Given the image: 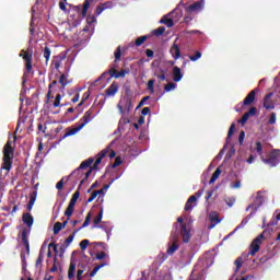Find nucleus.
<instances>
[{
  "mask_svg": "<svg viewBox=\"0 0 280 280\" xmlns=\"http://www.w3.org/2000/svg\"><path fill=\"white\" fill-rule=\"evenodd\" d=\"M104 258H106V253L101 252V253H97V254H96V259L102 260V259H104Z\"/></svg>",
  "mask_w": 280,
  "mask_h": 280,
  "instance_id": "62",
  "label": "nucleus"
},
{
  "mask_svg": "<svg viewBox=\"0 0 280 280\" xmlns=\"http://www.w3.org/2000/svg\"><path fill=\"white\" fill-rule=\"evenodd\" d=\"M102 218H104V208H101L100 213H98L97 217L94 219L93 229H97V225L100 224V222H102Z\"/></svg>",
  "mask_w": 280,
  "mask_h": 280,
  "instance_id": "28",
  "label": "nucleus"
},
{
  "mask_svg": "<svg viewBox=\"0 0 280 280\" xmlns=\"http://www.w3.org/2000/svg\"><path fill=\"white\" fill-rule=\"evenodd\" d=\"M246 114L249 117H255V115H257V107H250L249 110Z\"/></svg>",
  "mask_w": 280,
  "mask_h": 280,
  "instance_id": "53",
  "label": "nucleus"
},
{
  "mask_svg": "<svg viewBox=\"0 0 280 280\" xmlns=\"http://www.w3.org/2000/svg\"><path fill=\"white\" fill-rule=\"evenodd\" d=\"M75 202H78V200L71 198L70 202L65 211V215H66V218H68V220H71V215H73V211H75Z\"/></svg>",
  "mask_w": 280,
  "mask_h": 280,
  "instance_id": "12",
  "label": "nucleus"
},
{
  "mask_svg": "<svg viewBox=\"0 0 280 280\" xmlns=\"http://www.w3.org/2000/svg\"><path fill=\"white\" fill-rule=\"evenodd\" d=\"M173 82H180L183 80V71L178 68V66L173 67Z\"/></svg>",
  "mask_w": 280,
  "mask_h": 280,
  "instance_id": "19",
  "label": "nucleus"
},
{
  "mask_svg": "<svg viewBox=\"0 0 280 280\" xmlns=\"http://www.w3.org/2000/svg\"><path fill=\"white\" fill-rule=\"evenodd\" d=\"M43 259H45V256L43 255V253H39L35 266H40L43 264Z\"/></svg>",
  "mask_w": 280,
  "mask_h": 280,
  "instance_id": "55",
  "label": "nucleus"
},
{
  "mask_svg": "<svg viewBox=\"0 0 280 280\" xmlns=\"http://www.w3.org/2000/svg\"><path fill=\"white\" fill-rule=\"evenodd\" d=\"M272 97V93H268L266 94L265 98H264V108H266V110H273L275 108V103H272V101H270V98Z\"/></svg>",
  "mask_w": 280,
  "mask_h": 280,
  "instance_id": "16",
  "label": "nucleus"
},
{
  "mask_svg": "<svg viewBox=\"0 0 280 280\" xmlns=\"http://www.w3.org/2000/svg\"><path fill=\"white\" fill-rule=\"evenodd\" d=\"M148 90L151 91V93H154V80L148 81Z\"/></svg>",
  "mask_w": 280,
  "mask_h": 280,
  "instance_id": "56",
  "label": "nucleus"
},
{
  "mask_svg": "<svg viewBox=\"0 0 280 280\" xmlns=\"http://www.w3.org/2000/svg\"><path fill=\"white\" fill-rule=\"evenodd\" d=\"M126 73H128V71L122 69L119 72H116L115 79L118 80V78H126Z\"/></svg>",
  "mask_w": 280,
  "mask_h": 280,
  "instance_id": "48",
  "label": "nucleus"
},
{
  "mask_svg": "<svg viewBox=\"0 0 280 280\" xmlns=\"http://www.w3.org/2000/svg\"><path fill=\"white\" fill-rule=\"evenodd\" d=\"M97 196H98V194L96 192V190H94L93 192H92V195L90 196V198L88 199V203H90V202H93V200H95V198H97Z\"/></svg>",
  "mask_w": 280,
  "mask_h": 280,
  "instance_id": "57",
  "label": "nucleus"
},
{
  "mask_svg": "<svg viewBox=\"0 0 280 280\" xmlns=\"http://www.w3.org/2000/svg\"><path fill=\"white\" fill-rule=\"evenodd\" d=\"M56 189L61 191V189H65V177L61 178L57 184H56Z\"/></svg>",
  "mask_w": 280,
  "mask_h": 280,
  "instance_id": "46",
  "label": "nucleus"
},
{
  "mask_svg": "<svg viewBox=\"0 0 280 280\" xmlns=\"http://www.w3.org/2000/svg\"><path fill=\"white\" fill-rule=\"evenodd\" d=\"M174 226L176 231L171 233V238L173 243L166 250L167 255H174V253L178 250V223H175Z\"/></svg>",
  "mask_w": 280,
  "mask_h": 280,
  "instance_id": "5",
  "label": "nucleus"
},
{
  "mask_svg": "<svg viewBox=\"0 0 280 280\" xmlns=\"http://www.w3.org/2000/svg\"><path fill=\"white\" fill-rule=\"evenodd\" d=\"M265 235L264 233L259 234L256 238L253 240V242L249 245V252L247 254V257H255V255H257V253H259L260 248H261V240H265Z\"/></svg>",
  "mask_w": 280,
  "mask_h": 280,
  "instance_id": "3",
  "label": "nucleus"
},
{
  "mask_svg": "<svg viewBox=\"0 0 280 280\" xmlns=\"http://www.w3.org/2000/svg\"><path fill=\"white\" fill-rule=\"evenodd\" d=\"M244 137H246V132L241 131L240 136H238L240 145H242V143H244Z\"/></svg>",
  "mask_w": 280,
  "mask_h": 280,
  "instance_id": "61",
  "label": "nucleus"
},
{
  "mask_svg": "<svg viewBox=\"0 0 280 280\" xmlns=\"http://www.w3.org/2000/svg\"><path fill=\"white\" fill-rule=\"evenodd\" d=\"M20 58H23V60L25 61V73H32V52L22 49L20 52Z\"/></svg>",
  "mask_w": 280,
  "mask_h": 280,
  "instance_id": "7",
  "label": "nucleus"
},
{
  "mask_svg": "<svg viewBox=\"0 0 280 280\" xmlns=\"http://www.w3.org/2000/svg\"><path fill=\"white\" fill-rule=\"evenodd\" d=\"M154 36H163L165 34V26H160L153 31Z\"/></svg>",
  "mask_w": 280,
  "mask_h": 280,
  "instance_id": "38",
  "label": "nucleus"
},
{
  "mask_svg": "<svg viewBox=\"0 0 280 280\" xmlns=\"http://www.w3.org/2000/svg\"><path fill=\"white\" fill-rule=\"evenodd\" d=\"M60 100H62V95L61 94H57L56 97H55V102L52 103V106L55 108H58L62 105H60Z\"/></svg>",
  "mask_w": 280,
  "mask_h": 280,
  "instance_id": "40",
  "label": "nucleus"
},
{
  "mask_svg": "<svg viewBox=\"0 0 280 280\" xmlns=\"http://www.w3.org/2000/svg\"><path fill=\"white\" fill-rule=\"evenodd\" d=\"M93 113H94L93 108H90L89 110H86L83 117L79 120V126L84 128L86 124H90V121H93V119H95V115Z\"/></svg>",
  "mask_w": 280,
  "mask_h": 280,
  "instance_id": "9",
  "label": "nucleus"
},
{
  "mask_svg": "<svg viewBox=\"0 0 280 280\" xmlns=\"http://www.w3.org/2000/svg\"><path fill=\"white\" fill-rule=\"evenodd\" d=\"M91 244V242L89 240H83L80 242V248L81 250H84L85 248H89V245Z\"/></svg>",
  "mask_w": 280,
  "mask_h": 280,
  "instance_id": "45",
  "label": "nucleus"
},
{
  "mask_svg": "<svg viewBox=\"0 0 280 280\" xmlns=\"http://www.w3.org/2000/svg\"><path fill=\"white\" fill-rule=\"evenodd\" d=\"M115 61L121 60V46H118L114 52Z\"/></svg>",
  "mask_w": 280,
  "mask_h": 280,
  "instance_id": "42",
  "label": "nucleus"
},
{
  "mask_svg": "<svg viewBox=\"0 0 280 280\" xmlns=\"http://www.w3.org/2000/svg\"><path fill=\"white\" fill-rule=\"evenodd\" d=\"M170 54L173 56L174 60H178V58H180V47H178V44H173L170 49Z\"/></svg>",
  "mask_w": 280,
  "mask_h": 280,
  "instance_id": "22",
  "label": "nucleus"
},
{
  "mask_svg": "<svg viewBox=\"0 0 280 280\" xmlns=\"http://www.w3.org/2000/svg\"><path fill=\"white\" fill-rule=\"evenodd\" d=\"M122 161L121 158L117 156L112 165L113 168L115 167H119V165H121Z\"/></svg>",
  "mask_w": 280,
  "mask_h": 280,
  "instance_id": "51",
  "label": "nucleus"
},
{
  "mask_svg": "<svg viewBox=\"0 0 280 280\" xmlns=\"http://www.w3.org/2000/svg\"><path fill=\"white\" fill-rule=\"evenodd\" d=\"M226 205H228V207H233V205H235V198L228 199Z\"/></svg>",
  "mask_w": 280,
  "mask_h": 280,
  "instance_id": "63",
  "label": "nucleus"
},
{
  "mask_svg": "<svg viewBox=\"0 0 280 280\" xmlns=\"http://www.w3.org/2000/svg\"><path fill=\"white\" fill-rule=\"evenodd\" d=\"M75 277V262L72 260L68 270V279H73Z\"/></svg>",
  "mask_w": 280,
  "mask_h": 280,
  "instance_id": "27",
  "label": "nucleus"
},
{
  "mask_svg": "<svg viewBox=\"0 0 280 280\" xmlns=\"http://www.w3.org/2000/svg\"><path fill=\"white\" fill-rule=\"evenodd\" d=\"M210 225L209 229H213L217 224H220V214L218 212H211L210 215Z\"/></svg>",
  "mask_w": 280,
  "mask_h": 280,
  "instance_id": "18",
  "label": "nucleus"
},
{
  "mask_svg": "<svg viewBox=\"0 0 280 280\" xmlns=\"http://www.w3.org/2000/svg\"><path fill=\"white\" fill-rule=\"evenodd\" d=\"M234 132H235V124H232L228 131L226 143H229V141H231Z\"/></svg>",
  "mask_w": 280,
  "mask_h": 280,
  "instance_id": "35",
  "label": "nucleus"
},
{
  "mask_svg": "<svg viewBox=\"0 0 280 280\" xmlns=\"http://www.w3.org/2000/svg\"><path fill=\"white\" fill-rule=\"evenodd\" d=\"M205 8V0L196 1L187 8L188 12H200Z\"/></svg>",
  "mask_w": 280,
  "mask_h": 280,
  "instance_id": "14",
  "label": "nucleus"
},
{
  "mask_svg": "<svg viewBox=\"0 0 280 280\" xmlns=\"http://www.w3.org/2000/svg\"><path fill=\"white\" fill-rule=\"evenodd\" d=\"M199 58H202V52L196 51L195 55L189 57V60H191V62H196V60H199Z\"/></svg>",
  "mask_w": 280,
  "mask_h": 280,
  "instance_id": "43",
  "label": "nucleus"
},
{
  "mask_svg": "<svg viewBox=\"0 0 280 280\" xmlns=\"http://www.w3.org/2000/svg\"><path fill=\"white\" fill-rule=\"evenodd\" d=\"M97 196H98V194L96 192V190H94L93 192H92V195L90 196V198L88 199V203H90V202H93V200H95V198H97Z\"/></svg>",
  "mask_w": 280,
  "mask_h": 280,
  "instance_id": "58",
  "label": "nucleus"
},
{
  "mask_svg": "<svg viewBox=\"0 0 280 280\" xmlns=\"http://www.w3.org/2000/svg\"><path fill=\"white\" fill-rule=\"evenodd\" d=\"M262 162H265L266 165H270L271 167H277V165L280 163V150H272L267 159L262 158Z\"/></svg>",
  "mask_w": 280,
  "mask_h": 280,
  "instance_id": "4",
  "label": "nucleus"
},
{
  "mask_svg": "<svg viewBox=\"0 0 280 280\" xmlns=\"http://www.w3.org/2000/svg\"><path fill=\"white\" fill-rule=\"evenodd\" d=\"M89 224H91V212H89L88 215L85 217V221L83 222L82 226H80L70 236H68L66 238L65 245L69 246V244H71V242H73V238L75 237V233H78V231H82V229H86V226H89Z\"/></svg>",
  "mask_w": 280,
  "mask_h": 280,
  "instance_id": "8",
  "label": "nucleus"
},
{
  "mask_svg": "<svg viewBox=\"0 0 280 280\" xmlns=\"http://www.w3.org/2000/svg\"><path fill=\"white\" fill-rule=\"evenodd\" d=\"M145 40H148V36H145V35L138 37L136 39V47H141V45H143V43H145Z\"/></svg>",
  "mask_w": 280,
  "mask_h": 280,
  "instance_id": "37",
  "label": "nucleus"
},
{
  "mask_svg": "<svg viewBox=\"0 0 280 280\" xmlns=\"http://www.w3.org/2000/svg\"><path fill=\"white\" fill-rule=\"evenodd\" d=\"M14 143H16V135L13 138H9L3 147V163L1 170L10 172L12 170V161L14 159Z\"/></svg>",
  "mask_w": 280,
  "mask_h": 280,
  "instance_id": "2",
  "label": "nucleus"
},
{
  "mask_svg": "<svg viewBox=\"0 0 280 280\" xmlns=\"http://www.w3.org/2000/svg\"><path fill=\"white\" fill-rule=\"evenodd\" d=\"M38 196V192L36 190H34L31 195H30V201H28V206L34 207L35 202H36V198Z\"/></svg>",
  "mask_w": 280,
  "mask_h": 280,
  "instance_id": "32",
  "label": "nucleus"
},
{
  "mask_svg": "<svg viewBox=\"0 0 280 280\" xmlns=\"http://www.w3.org/2000/svg\"><path fill=\"white\" fill-rule=\"evenodd\" d=\"M198 200V197L196 195H192L188 198L186 205H185V211H191L194 209V202Z\"/></svg>",
  "mask_w": 280,
  "mask_h": 280,
  "instance_id": "23",
  "label": "nucleus"
},
{
  "mask_svg": "<svg viewBox=\"0 0 280 280\" xmlns=\"http://www.w3.org/2000/svg\"><path fill=\"white\" fill-rule=\"evenodd\" d=\"M91 1H93V0H84L83 9L81 11L82 19H84L86 16V12H89V8H91Z\"/></svg>",
  "mask_w": 280,
  "mask_h": 280,
  "instance_id": "26",
  "label": "nucleus"
},
{
  "mask_svg": "<svg viewBox=\"0 0 280 280\" xmlns=\"http://www.w3.org/2000/svg\"><path fill=\"white\" fill-rule=\"evenodd\" d=\"M249 220H250V215H247L246 218H244L242 222L234 229L233 233H235V231H238V229H244L248 224Z\"/></svg>",
  "mask_w": 280,
  "mask_h": 280,
  "instance_id": "30",
  "label": "nucleus"
},
{
  "mask_svg": "<svg viewBox=\"0 0 280 280\" xmlns=\"http://www.w3.org/2000/svg\"><path fill=\"white\" fill-rule=\"evenodd\" d=\"M268 124H270L271 126H272L273 124H277V114L271 113V115H270V117H269Z\"/></svg>",
  "mask_w": 280,
  "mask_h": 280,
  "instance_id": "50",
  "label": "nucleus"
},
{
  "mask_svg": "<svg viewBox=\"0 0 280 280\" xmlns=\"http://www.w3.org/2000/svg\"><path fill=\"white\" fill-rule=\"evenodd\" d=\"M220 174H222V170L217 168L209 180V185H213V183H215V179L220 178Z\"/></svg>",
  "mask_w": 280,
  "mask_h": 280,
  "instance_id": "29",
  "label": "nucleus"
},
{
  "mask_svg": "<svg viewBox=\"0 0 280 280\" xmlns=\"http://www.w3.org/2000/svg\"><path fill=\"white\" fill-rule=\"evenodd\" d=\"M82 128L83 127L80 126V124L78 122L77 127L66 129V132L61 139H67V137H73V135H78V132H80V130H82Z\"/></svg>",
  "mask_w": 280,
  "mask_h": 280,
  "instance_id": "15",
  "label": "nucleus"
},
{
  "mask_svg": "<svg viewBox=\"0 0 280 280\" xmlns=\"http://www.w3.org/2000/svg\"><path fill=\"white\" fill-rule=\"evenodd\" d=\"M119 91V83L117 81H114L106 90H105V96L106 97H115L117 95V92Z\"/></svg>",
  "mask_w": 280,
  "mask_h": 280,
  "instance_id": "10",
  "label": "nucleus"
},
{
  "mask_svg": "<svg viewBox=\"0 0 280 280\" xmlns=\"http://www.w3.org/2000/svg\"><path fill=\"white\" fill-rule=\"evenodd\" d=\"M104 266H106V262L95 266L94 269L90 272V277H95V275H97V272H100L101 268H104Z\"/></svg>",
  "mask_w": 280,
  "mask_h": 280,
  "instance_id": "34",
  "label": "nucleus"
},
{
  "mask_svg": "<svg viewBox=\"0 0 280 280\" xmlns=\"http://www.w3.org/2000/svg\"><path fill=\"white\" fill-rule=\"evenodd\" d=\"M198 200V197L196 195H192L188 198L186 205H185V211H191L194 209V202Z\"/></svg>",
  "mask_w": 280,
  "mask_h": 280,
  "instance_id": "24",
  "label": "nucleus"
},
{
  "mask_svg": "<svg viewBox=\"0 0 280 280\" xmlns=\"http://www.w3.org/2000/svg\"><path fill=\"white\" fill-rule=\"evenodd\" d=\"M56 84H58V81H52L50 84H49V86H48V89H49V91H48V93L46 94V104H49V100H51V88L52 86H56Z\"/></svg>",
  "mask_w": 280,
  "mask_h": 280,
  "instance_id": "33",
  "label": "nucleus"
},
{
  "mask_svg": "<svg viewBox=\"0 0 280 280\" xmlns=\"http://www.w3.org/2000/svg\"><path fill=\"white\" fill-rule=\"evenodd\" d=\"M176 89V83L171 82L164 86L165 93H170V91H174Z\"/></svg>",
  "mask_w": 280,
  "mask_h": 280,
  "instance_id": "39",
  "label": "nucleus"
},
{
  "mask_svg": "<svg viewBox=\"0 0 280 280\" xmlns=\"http://www.w3.org/2000/svg\"><path fill=\"white\" fill-rule=\"evenodd\" d=\"M278 223H279V219H277V215H276V218H272L270 220V222L268 223V226H277Z\"/></svg>",
  "mask_w": 280,
  "mask_h": 280,
  "instance_id": "59",
  "label": "nucleus"
},
{
  "mask_svg": "<svg viewBox=\"0 0 280 280\" xmlns=\"http://www.w3.org/2000/svg\"><path fill=\"white\" fill-rule=\"evenodd\" d=\"M106 156H109L110 159H115V156H117V152H115V150H110V148H108V147L105 148L97 154L96 160L93 158H90V159L83 161L80 164V166L74 172H72V176H74V174L79 178H82V176H84L81 179V185H84V183H86V180H89V176H91V174H93V170H100L98 165H100V163H102V159H104ZM91 165H93V166H91Z\"/></svg>",
  "mask_w": 280,
  "mask_h": 280,
  "instance_id": "1",
  "label": "nucleus"
},
{
  "mask_svg": "<svg viewBox=\"0 0 280 280\" xmlns=\"http://www.w3.org/2000/svg\"><path fill=\"white\" fill-rule=\"evenodd\" d=\"M22 244L24 245L27 255H30V240H27V229H23L21 232Z\"/></svg>",
  "mask_w": 280,
  "mask_h": 280,
  "instance_id": "17",
  "label": "nucleus"
},
{
  "mask_svg": "<svg viewBox=\"0 0 280 280\" xmlns=\"http://www.w3.org/2000/svg\"><path fill=\"white\" fill-rule=\"evenodd\" d=\"M249 115L247 113H245L242 118L238 120V124H242V126H244V124H246V121H248L249 119Z\"/></svg>",
  "mask_w": 280,
  "mask_h": 280,
  "instance_id": "47",
  "label": "nucleus"
},
{
  "mask_svg": "<svg viewBox=\"0 0 280 280\" xmlns=\"http://www.w3.org/2000/svg\"><path fill=\"white\" fill-rule=\"evenodd\" d=\"M46 130H47V127H44L43 124L39 122L37 125V132H43V135H45Z\"/></svg>",
  "mask_w": 280,
  "mask_h": 280,
  "instance_id": "60",
  "label": "nucleus"
},
{
  "mask_svg": "<svg viewBox=\"0 0 280 280\" xmlns=\"http://www.w3.org/2000/svg\"><path fill=\"white\" fill-rule=\"evenodd\" d=\"M62 60H67V52H60L58 56L54 57L52 65L57 71L60 69Z\"/></svg>",
  "mask_w": 280,
  "mask_h": 280,
  "instance_id": "13",
  "label": "nucleus"
},
{
  "mask_svg": "<svg viewBox=\"0 0 280 280\" xmlns=\"http://www.w3.org/2000/svg\"><path fill=\"white\" fill-rule=\"evenodd\" d=\"M22 221L26 224V226H28V229H32L34 225V217L30 212L23 213Z\"/></svg>",
  "mask_w": 280,
  "mask_h": 280,
  "instance_id": "20",
  "label": "nucleus"
},
{
  "mask_svg": "<svg viewBox=\"0 0 280 280\" xmlns=\"http://www.w3.org/2000/svg\"><path fill=\"white\" fill-rule=\"evenodd\" d=\"M59 84H61L62 89H65V86H67V84H69V81H67V75H65V74L60 75Z\"/></svg>",
  "mask_w": 280,
  "mask_h": 280,
  "instance_id": "41",
  "label": "nucleus"
},
{
  "mask_svg": "<svg viewBox=\"0 0 280 280\" xmlns=\"http://www.w3.org/2000/svg\"><path fill=\"white\" fill-rule=\"evenodd\" d=\"M177 222L180 226V235L183 237V242H185V244H188L189 240H191V233L189 232V230H187V224L184 222L182 217L177 218Z\"/></svg>",
  "mask_w": 280,
  "mask_h": 280,
  "instance_id": "6",
  "label": "nucleus"
},
{
  "mask_svg": "<svg viewBox=\"0 0 280 280\" xmlns=\"http://www.w3.org/2000/svg\"><path fill=\"white\" fill-rule=\"evenodd\" d=\"M43 56L46 59V65H49V58H51V49L46 46L43 50Z\"/></svg>",
  "mask_w": 280,
  "mask_h": 280,
  "instance_id": "31",
  "label": "nucleus"
},
{
  "mask_svg": "<svg viewBox=\"0 0 280 280\" xmlns=\"http://www.w3.org/2000/svg\"><path fill=\"white\" fill-rule=\"evenodd\" d=\"M256 152L257 154H261L264 152V147L259 141L256 142Z\"/></svg>",
  "mask_w": 280,
  "mask_h": 280,
  "instance_id": "54",
  "label": "nucleus"
},
{
  "mask_svg": "<svg viewBox=\"0 0 280 280\" xmlns=\"http://www.w3.org/2000/svg\"><path fill=\"white\" fill-rule=\"evenodd\" d=\"M82 187V182H80L78 190L72 195V199L78 200L80 198V189Z\"/></svg>",
  "mask_w": 280,
  "mask_h": 280,
  "instance_id": "49",
  "label": "nucleus"
},
{
  "mask_svg": "<svg viewBox=\"0 0 280 280\" xmlns=\"http://www.w3.org/2000/svg\"><path fill=\"white\" fill-rule=\"evenodd\" d=\"M235 266H236V272L240 270V268H242V257L236 258V260L234 261Z\"/></svg>",
  "mask_w": 280,
  "mask_h": 280,
  "instance_id": "52",
  "label": "nucleus"
},
{
  "mask_svg": "<svg viewBox=\"0 0 280 280\" xmlns=\"http://www.w3.org/2000/svg\"><path fill=\"white\" fill-rule=\"evenodd\" d=\"M259 89H254L252 90L247 96L243 101V106H250L253 102H255V97H257Z\"/></svg>",
  "mask_w": 280,
  "mask_h": 280,
  "instance_id": "11",
  "label": "nucleus"
},
{
  "mask_svg": "<svg viewBox=\"0 0 280 280\" xmlns=\"http://www.w3.org/2000/svg\"><path fill=\"white\" fill-rule=\"evenodd\" d=\"M141 113H142L143 116L150 115V107L142 108Z\"/></svg>",
  "mask_w": 280,
  "mask_h": 280,
  "instance_id": "64",
  "label": "nucleus"
},
{
  "mask_svg": "<svg viewBox=\"0 0 280 280\" xmlns=\"http://www.w3.org/2000/svg\"><path fill=\"white\" fill-rule=\"evenodd\" d=\"M160 23L166 25V27H174V20L172 18H167V15H164Z\"/></svg>",
  "mask_w": 280,
  "mask_h": 280,
  "instance_id": "25",
  "label": "nucleus"
},
{
  "mask_svg": "<svg viewBox=\"0 0 280 280\" xmlns=\"http://www.w3.org/2000/svg\"><path fill=\"white\" fill-rule=\"evenodd\" d=\"M109 8H113V2L110 1L98 4L95 11L96 16H100L104 10H108Z\"/></svg>",
  "mask_w": 280,
  "mask_h": 280,
  "instance_id": "21",
  "label": "nucleus"
},
{
  "mask_svg": "<svg viewBox=\"0 0 280 280\" xmlns=\"http://www.w3.org/2000/svg\"><path fill=\"white\" fill-rule=\"evenodd\" d=\"M62 223L61 222H56L54 225V235H58V233H60V231H62Z\"/></svg>",
  "mask_w": 280,
  "mask_h": 280,
  "instance_id": "36",
  "label": "nucleus"
},
{
  "mask_svg": "<svg viewBox=\"0 0 280 280\" xmlns=\"http://www.w3.org/2000/svg\"><path fill=\"white\" fill-rule=\"evenodd\" d=\"M125 108L127 113H130V110L132 109V101L130 98L125 100Z\"/></svg>",
  "mask_w": 280,
  "mask_h": 280,
  "instance_id": "44",
  "label": "nucleus"
}]
</instances>
